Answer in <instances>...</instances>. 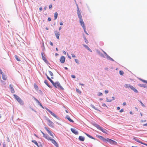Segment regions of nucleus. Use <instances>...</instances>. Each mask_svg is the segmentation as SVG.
<instances>
[{
    "label": "nucleus",
    "mask_w": 147,
    "mask_h": 147,
    "mask_svg": "<svg viewBox=\"0 0 147 147\" xmlns=\"http://www.w3.org/2000/svg\"><path fill=\"white\" fill-rule=\"evenodd\" d=\"M43 135V137L48 140H50L51 142L56 147H59L57 143L54 139H52L51 138L49 137V136L47 134H45L43 132L41 131Z\"/></svg>",
    "instance_id": "obj_1"
},
{
    "label": "nucleus",
    "mask_w": 147,
    "mask_h": 147,
    "mask_svg": "<svg viewBox=\"0 0 147 147\" xmlns=\"http://www.w3.org/2000/svg\"><path fill=\"white\" fill-rule=\"evenodd\" d=\"M94 125L98 129H99L103 133L107 134L106 132L107 131L105 129H103L102 127H101L99 125L96 124Z\"/></svg>",
    "instance_id": "obj_2"
},
{
    "label": "nucleus",
    "mask_w": 147,
    "mask_h": 147,
    "mask_svg": "<svg viewBox=\"0 0 147 147\" xmlns=\"http://www.w3.org/2000/svg\"><path fill=\"white\" fill-rule=\"evenodd\" d=\"M13 96L15 98L20 104L22 105L24 104L23 101L16 94H14Z\"/></svg>",
    "instance_id": "obj_3"
},
{
    "label": "nucleus",
    "mask_w": 147,
    "mask_h": 147,
    "mask_svg": "<svg viewBox=\"0 0 147 147\" xmlns=\"http://www.w3.org/2000/svg\"><path fill=\"white\" fill-rule=\"evenodd\" d=\"M106 142H108L111 144L117 145V143L116 142L108 138L106 139Z\"/></svg>",
    "instance_id": "obj_4"
},
{
    "label": "nucleus",
    "mask_w": 147,
    "mask_h": 147,
    "mask_svg": "<svg viewBox=\"0 0 147 147\" xmlns=\"http://www.w3.org/2000/svg\"><path fill=\"white\" fill-rule=\"evenodd\" d=\"M56 88H60L62 89H63L61 85L59 82H58L55 83L53 85Z\"/></svg>",
    "instance_id": "obj_5"
},
{
    "label": "nucleus",
    "mask_w": 147,
    "mask_h": 147,
    "mask_svg": "<svg viewBox=\"0 0 147 147\" xmlns=\"http://www.w3.org/2000/svg\"><path fill=\"white\" fill-rule=\"evenodd\" d=\"M80 22L81 25L82 26V27L84 29V30H85V25L84 23L83 20L82 19L80 20Z\"/></svg>",
    "instance_id": "obj_6"
},
{
    "label": "nucleus",
    "mask_w": 147,
    "mask_h": 147,
    "mask_svg": "<svg viewBox=\"0 0 147 147\" xmlns=\"http://www.w3.org/2000/svg\"><path fill=\"white\" fill-rule=\"evenodd\" d=\"M47 110L49 112L50 114L54 117L58 119V117L54 113H53L51 111H50L49 109H47Z\"/></svg>",
    "instance_id": "obj_7"
},
{
    "label": "nucleus",
    "mask_w": 147,
    "mask_h": 147,
    "mask_svg": "<svg viewBox=\"0 0 147 147\" xmlns=\"http://www.w3.org/2000/svg\"><path fill=\"white\" fill-rule=\"evenodd\" d=\"M47 120L48 121V124L49 126L51 127H53V123L49 119H47Z\"/></svg>",
    "instance_id": "obj_8"
},
{
    "label": "nucleus",
    "mask_w": 147,
    "mask_h": 147,
    "mask_svg": "<svg viewBox=\"0 0 147 147\" xmlns=\"http://www.w3.org/2000/svg\"><path fill=\"white\" fill-rule=\"evenodd\" d=\"M71 130L72 132L76 135H78V132L75 129L71 128Z\"/></svg>",
    "instance_id": "obj_9"
},
{
    "label": "nucleus",
    "mask_w": 147,
    "mask_h": 147,
    "mask_svg": "<svg viewBox=\"0 0 147 147\" xmlns=\"http://www.w3.org/2000/svg\"><path fill=\"white\" fill-rule=\"evenodd\" d=\"M65 57L64 56H62L61 57L60 60L61 63H64L65 61Z\"/></svg>",
    "instance_id": "obj_10"
},
{
    "label": "nucleus",
    "mask_w": 147,
    "mask_h": 147,
    "mask_svg": "<svg viewBox=\"0 0 147 147\" xmlns=\"http://www.w3.org/2000/svg\"><path fill=\"white\" fill-rule=\"evenodd\" d=\"M55 34L57 38L58 39H59V36L60 35V33L59 32H57V31L55 32Z\"/></svg>",
    "instance_id": "obj_11"
},
{
    "label": "nucleus",
    "mask_w": 147,
    "mask_h": 147,
    "mask_svg": "<svg viewBox=\"0 0 147 147\" xmlns=\"http://www.w3.org/2000/svg\"><path fill=\"white\" fill-rule=\"evenodd\" d=\"M45 129L46 131L48 132V133L50 135V136H52L53 138H54V137L53 135L52 134L51 132V131L49 130L48 128L47 127H45Z\"/></svg>",
    "instance_id": "obj_12"
},
{
    "label": "nucleus",
    "mask_w": 147,
    "mask_h": 147,
    "mask_svg": "<svg viewBox=\"0 0 147 147\" xmlns=\"http://www.w3.org/2000/svg\"><path fill=\"white\" fill-rule=\"evenodd\" d=\"M34 99L36 101V102L38 103V105H39L40 107H42L43 108V107L42 105V104L40 103L39 102V101L37 99H36L35 98L33 97Z\"/></svg>",
    "instance_id": "obj_13"
},
{
    "label": "nucleus",
    "mask_w": 147,
    "mask_h": 147,
    "mask_svg": "<svg viewBox=\"0 0 147 147\" xmlns=\"http://www.w3.org/2000/svg\"><path fill=\"white\" fill-rule=\"evenodd\" d=\"M46 75L47 78V79L50 81L52 83V84L54 85L55 83L53 81L51 80V79L48 76L47 74H46Z\"/></svg>",
    "instance_id": "obj_14"
},
{
    "label": "nucleus",
    "mask_w": 147,
    "mask_h": 147,
    "mask_svg": "<svg viewBox=\"0 0 147 147\" xmlns=\"http://www.w3.org/2000/svg\"><path fill=\"white\" fill-rule=\"evenodd\" d=\"M46 75L47 78V79L50 81L52 83V84L54 85L55 83L53 81L51 80V79L48 76L47 74H46Z\"/></svg>",
    "instance_id": "obj_15"
},
{
    "label": "nucleus",
    "mask_w": 147,
    "mask_h": 147,
    "mask_svg": "<svg viewBox=\"0 0 147 147\" xmlns=\"http://www.w3.org/2000/svg\"><path fill=\"white\" fill-rule=\"evenodd\" d=\"M46 75L47 78V79L50 81L52 83V84L54 85L55 83L53 81L51 80V79L48 76L47 74H46Z\"/></svg>",
    "instance_id": "obj_16"
},
{
    "label": "nucleus",
    "mask_w": 147,
    "mask_h": 147,
    "mask_svg": "<svg viewBox=\"0 0 147 147\" xmlns=\"http://www.w3.org/2000/svg\"><path fill=\"white\" fill-rule=\"evenodd\" d=\"M46 75L47 78V79L50 81L52 83V84L54 85L55 83L53 81L51 80V79L48 76L47 74H46Z\"/></svg>",
    "instance_id": "obj_17"
},
{
    "label": "nucleus",
    "mask_w": 147,
    "mask_h": 147,
    "mask_svg": "<svg viewBox=\"0 0 147 147\" xmlns=\"http://www.w3.org/2000/svg\"><path fill=\"white\" fill-rule=\"evenodd\" d=\"M46 75L47 78V79L50 81L52 83V84L54 85L55 83L53 81L51 80V79L48 76L47 74H46Z\"/></svg>",
    "instance_id": "obj_18"
},
{
    "label": "nucleus",
    "mask_w": 147,
    "mask_h": 147,
    "mask_svg": "<svg viewBox=\"0 0 147 147\" xmlns=\"http://www.w3.org/2000/svg\"><path fill=\"white\" fill-rule=\"evenodd\" d=\"M9 88L11 90V91L12 93H14L15 91L14 88L13 87V86L11 84L9 85Z\"/></svg>",
    "instance_id": "obj_19"
},
{
    "label": "nucleus",
    "mask_w": 147,
    "mask_h": 147,
    "mask_svg": "<svg viewBox=\"0 0 147 147\" xmlns=\"http://www.w3.org/2000/svg\"><path fill=\"white\" fill-rule=\"evenodd\" d=\"M65 118L67 119L69 121L71 122H74V121L72 120L71 119V118H70L69 116L68 115H67L66 116Z\"/></svg>",
    "instance_id": "obj_20"
},
{
    "label": "nucleus",
    "mask_w": 147,
    "mask_h": 147,
    "mask_svg": "<svg viewBox=\"0 0 147 147\" xmlns=\"http://www.w3.org/2000/svg\"><path fill=\"white\" fill-rule=\"evenodd\" d=\"M79 139L80 140L83 141L84 140L85 138L84 137L82 136H80L79 137Z\"/></svg>",
    "instance_id": "obj_21"
},
{
    "label": "nucleus",
    "mask_w": 147,
    "mask_h": 147,
    "mask_svg": "<svg viewBox=\"0 0 147 147\" xmlns=\"http://www.w3.org/2000/svg\"><path fill=\"white\" fill-rule=\"evenodd\" d=\"M99 138L100 140H102L104 142H106V139L104 138L103 136H99Z\"/></svg>",
    "instance_id": "obj_22"
},
{
    "label": "nucleus",
    "mask_w": 147,
    "mask_h": 147,
    "mask_svg": "<svg viewBox=\"0 0 147 147\" xmlns=\"http://www.w3.org/2000/svg\"><path fill=\"white\" fill-rule=\"evenodd\" d=\"M41 54H42V59L43 60L46 62H47V60L46 59V58H45V57L43 55V53H41Z\"/></svg>",
    "instance_id": "obj_23"
},
{
    "label": "nucleus",
    "mask_w": 147,
    "mask_h": 147,
    "mask_svg": "<svg viewBox=\"0 0 147 147\" xmlns=\"http://www.w3.org/2000/svg\"><path fill=\"white\" fill-rule=\"evenodd\" d=\"M133 139L134 140L136 141L137 142H138L142 144H143V143L140 142L139 139H136L135 137L133 138Z\"/></svg>",
    "instance_id": "obj_24"
},
{
    "label": "nucleus",
    "mask_w": 147,
    "mask_h": 147,
    "mask_svg": "<svg viewBox=\"0 0 147 147\" xmlns=\"http://www.w3.org/2000/svg\"><path fill=\"white\" fill-rule=\"evenodd\" d=\"M83 45L84 47H85L86 49H87L89 51H90L91 52L92 51V50L86 45Z\"/></svg>",
    "instance_id": "obj_25"
},
{
    "label": "nucleus",
    "mask_w": 147,
    "mask_h": 147,
    "mask_svg": "<svg viewBox=\"0 0 147 147\" xmlns=\"http://www.w3.org/2000/svg\"><path fill=\"white\" fill-rule=\"evenodd\" d=\"M131 85L130 84H126L124 85V87L127 88H130Z\"/></svg>",
    "instance_id": "obj_26"
},
{
    "label": "nucleus",
    "mask_w": 147,
    "mask_h": 147,
    "mask_svg": "<svg viewBox=\"0 0 147 147\" xmlns=\"http://www.w3.org/2000/svg\"><path fill=\"white\" fill-rule=\"evenodd\" d=\"M58 16V13L57 12H55L54 13V18H55V19L56 20Z\"/></svg>",
    "instance_id": "obj_27"
},
{
    "label": "nucleus",
    "mask_w": 147,
    "mask_h": 147,
    "mask_svg": "<svg viewBox=\"0 0 147 147\" xmlns=\"http://www.w3.org/2000/svg\"><path fill=\"white\" fill-rule=\"evenodd\" d=\"M32 142L34 143L35 145L37 146L38 147H39L38 144L37 142L35 140H33L32 141Z\"/></svg>",
    "instance_id": "obj_28"
},
{
    "label": "nucleus",
    "mask_w": 147,
    "mask_h": 147,
    "mask_svg": "<svg viewBox=\"0 0 147 147\" xmlns=\"http://www.w3.org/2000/svg\"><path fill=\"white\" fill-rule=\"evenodd\" d=\"M85 134L87 136H88L89 138H90L91 139H94V138L92 137L91 136H90V135H89V134H86V133H85Z\"/></svg>",
    "instance_id": "obj_29"
},
{
    "label": "nucleus",
    "mask_w": 147,
    "mask_h": 147,
    "mask_svg": "<svg viewBox=\"0 0 147 147\" xmlns=\"http://www.w3.org/2000/svg\"><path fill=\"white\" fill-rule=\"evenodd\" d=\"M78 18L80 19V20L82 19V15H81V14H78Z\"/></svg>",
    "instance_id": "obj_30"
},
{
    "label": "nucleus",
    "mask_w": 147,
    "mask_h": 147,
    "mask_svg": "<svg viewBox=\"0 0 147 147\" xmlns=\"http://www.w3.org/2000/svg\"><path fill=\"white\" fill-rule=\"evenodd\" d=\"M78 18L80 19V20L82 19V15H81V14H78Z\"/></svg>",
    "instance_id": "obj_31"
},
{
    "label": "nucleus",
    "mask_w": 147,
    "mask_h": 147,
    "mask_svg": "<svg viewBox=\"0 0 147 147\" xmlns=\"http://www.w3.org/2000/svg\"><path fill=\"white\" fill-rule=\"evenodd\" d=\"M76 91L77 92L80 94H81V91L78 89H76Z\"/></svg>",
    "instance_id": "obj_32"
},
{
    "label": "nucleus",
    "mask_w": 147,
    "mask_h": 147,
    "mask_svg": "<svg viewBox=\"0 0 147 147\" xmlns=\"http://www.w3.org/2000/svg\"><path fill=\"white\" fill-rule=\"evenodd\" d=\"M15 57L17 61H20V59L18 57L17 55H15Z\"/></svg>",
    "instance_id": "obj_33"
},
{
    "label": "nucleus",
    "mask_w": 147,
    "mask_h": 147,
    "mask_svg": "<svg viewBox=\"0 0 147 147\" xmlns=\"http://www.w3.org/2000/svg\"><path fill=\"white\" fill-rule=\"evenodd\" d=\"M2 78L3 80H6L7 78L5 75L3 74L2 75Z\"/></svg>",
    "instance_id": "obj_34"
},
{
    "label": "nucleus",
    "mask_w": 147,
    "mask_h": 147,
    "mask_svg": "<svg viewBox=\"0 0 147 147\" xmlns=\"http://www.w3.org/2000/svg\"><path fill=\"white\" fill-rule=\"evenodd\" d=\"M1 13L2 14V16L4 17H5V13L4 11H2L1 12Z\"/></svg>",
    "instance_id": "obj_35"
},
{
    "label": "nucleus",
    "mask_w": 147,
    "mask_h": 147,
    "mask_svg": "<svg viewBox=\"0 0 147 147\" xmlns=\"http://www.w3.org/2000/svg\"><path fill=\"white\" fill-rule=\"evenodd\" d=\"M134 92H136V93H138V91L137 90H136L134 87V88L133 89V90H132Z\"/></svg>",
    "instance_id": "obj_36"
},
{
    "label": "nucleus",
    "mask_w": 147,
    "mask_h": 147,
    "mask_svg": "<svg viewBox=\"0 0 147 147\" xmlns=\"http://www.w3.org/2000/svg\"><path fill=\"white\" fill-rule=\"evenodd\" d=\"M119 72L120 74L121 75H123L124 74V72L122 71H120Z\"/></svg>",
    "instance_id": "obj_37"
},
{
    "label": "nucleus",
    "mask_w": 147,
    "mask_h": 147,
    "mask_svg": "<svg viewBox=\"0 0 147 147\" xmlns=\"http://www.w3.org/2000/svg\"><path fill=\"white\" fill-rule=\"evenodd\" d=\"M44 82L48 87H49V85L47 83V80H45Z\"/></svg>",
    "instance_id": "obj_38"
},
{
    "label": "nucleus",
    "mask_w": 147,
    "mask_h": 147,
    "mask_svg": "<svg viewBox=\"0 0 147 147\" xmlns=\"http://www.w3.org/2000/svg\"><path fill=\"white\" fill-rule=\"evenodd\" d=\"M139 86H140V87H145V85L144 84H140L139 85Z\"/></svg>",
    "instance_id": "obj_39"
},
{
    "label": "nucleus",
    "mask_w": 147,
    "mask_h": 147,
    "mask_svg": "<svg viewBox=\"0 0 147 147\" xmlns=\"http://www.w3.org/2000/svg\"><path fill=\"white\" fill-rule=\"evenodd\" d=\"M49 73L50 74V75L51 76H53V73L51 71H49Z\"/></svg>",
    "instance_id": "obj_40"
},
{
    "label": "nucleus",
    "mask_w": 147,
    "mask_h": 147,
    "mask_svg": "<svg viewBox=\"0 0 147 147\" xmlns=\"http://www.w3.org/2000/svg\"><path fill=\"white\" fill-rule=\"evenodd\" d=\"M42 46H43V49L44 50H45V46H44V42L43 41L42 42Z\"/></svg>",
    "instance_id": "obj_41"
},
{
    "label": "nucleus",
    "mask_w": 147,
    "mask_h": 147,
    "mask_svg": "<svg viewBox=\"0 0 147 147\" xmlns=\"http://www.w3.org/2000/svg\"><path fill=\"white\" fill-rule=\"evenodd\" d=\"M141 80L143 82L147 84V81L142 79H141Z\"/></svg>",
    "instance_id": "obj_42"
},
{
    "label": "nucleus",
    "mask_w": 147,
    "mask_h": 147,
    "mask_svg": "<svg viewBox=\"0 0 147 147\" xmlns=\"http://www.w3.org/2000/svg\"><path fill=\"white\" fill-rule=\"evenodd\" d=\"M34 86L35 89H37L38 88V86H37L36 85V84H34Z\"/></svg>",
    "instance_id": "obj_43"
},
{
    "label": "nucleus",
    "mask_w": 147,
    "mask_h": 147,
    "mask_svg": "<svg viewBox=\"0 0 147 147\" xmlns=\"http://www.w3.org/2000/svg\"><path fill=\"white\" fill-rule=\"evenodd\" d=\"M84 40H85V42L86 43H88V40H87L86 39V38H84Z\"/></svg>",
    "instance_id": "obj_44"
},
{
    "label": "nucleus",
    "mask_w": 147,
    "mask_h": 147,
    "mask_svg": "<svg viewBox=\"0 0 147 147\" xmlns=\"http://www.w3.org/2000/svg\"><path fill=\"white\" fill-rule=\"evenodd\" d=\"M91 107L93 108H94V109H95V110H96L97 109H96L95 107H94V105H91Z\"/></svg>",
    "instance_id": "obj_45"
},
{
    "label": "nucleus",
    "mask_w": 147,
    "mask_h": 147,
    "mask_svg": "<svg viewBox=\"0 0 147 147\" xmlns=\"http://www.w3.org/2000/svg\"><path fill=\"white\" fill-rule=\"evenodd\" d=\"M77 14H81V13L80 11L78 8V9L77 10Z\"/></svg>",
    "instance_id": "obj_46"
},
{
    "label": "nucleus",
    "mask_w": 147,
    "mask_h": 147,
    "mask_svg": "<svg viewBox=\"0 0 147 147\" xmlns=\"http://www.w3.org/2000/svg\"><path fill=\"white\" fill-rule=\"evenodd\" d=\"M102 95V94L101 92H99L98 94V95L99 96H101Z\"/></svg>",
    "instance_id": "obj_47"
},
{
    "label": "nucleus",
    "mask_w": 147,
    "mask_h": 147,
    "mask_svg": "<svg viewBox=\"0 0 147 147\" xmlns=\"http://www.w3.org/2000/svg\"><path fill=\"white\" fill-rule=\"evenodd\" d=\"M140 103L141 105L143 107H144V104L142 103V102L141 101H140Z\"/></svg>",
    "instance_id": "obj_48"
},
{
    "label": "nucleus",
    "mask_w": 147,
    "mask_h": 147,
    "mask_svg": "<svg viewBox=\"0 0 147 147\" xmlns=\"http://www.w3.org/2000/svg\"><path fill=\"white\" fill-rule=\"evenodd\" d=\"M134 88V87L133 86H132L131 85L130 86V88L132 90H133Z\"/></svg>",
    "instance_id": "obj_49"
},
{
    "label": "nucleus",
    "mask_w": 147,
    "mask_h": 147,
    "mask_svg": "<svg viewBox=\"0 0 147 147\" xmlns=\"http://www.w3.org/2000/svg\"><path fill=\"white\" fill-rule=\"evenodd\" d=\"M75 62H76V63H78V60L77 59H75Z\"/></svg>",
    "instance_id": "obj_50"
},
{
    "label": "nucleus",
    "mask_w": 147,
    "mask_h": 147,
    "mask_svg": "<svg viewBox=\"0 0 147 147\" xmlns=\"http://www.w3.org/2000/svg\"><path fill=\"white\" fill-rule=\"evenodd\" d=\"M52 4L50 5L49 6V9H51L52 7Z\"/></svg>",
    "instance_id": "obj_51"
},
{
    "label": "nucleus",
    "mask_w": 147,
    "mask_h": 147,
    "mask_svg": "<svg viewBox=\"0 0 147 147\" xmlns=\"http://www.w3.org/2000/svg\"><path fill=\"white\" fill-rule=\"evenodd\" d=\"M71 55L72 57H76V56L73 54H71Z\"/></svg>",
    "instance_id": "obj_52"
},
{
    "label": "nucleus",
    "mask_w": 147,
    "mask_h": 147,
    "mask_svg": "<svg viewBox=\"0 0 147 147\" xmlns=\"http://www.w3.org/2000/svg\"><path fill=\"white\" fill-rule=\"evenodd\" d=\"M108 92H109V91L108 90H105V93L106 94L108 93Z\"/></svg>",
    "instance_id": "obj_53"
},
{
    "label": "nucleus",
    "mask_w": 147,
    "mask_h": 147,
    "mask_svg": "<svg viewBox=\"0 0 147 147\" xmlns=\"http://www.w3.org/2000/svg\"><path fill=\"white\" fill-rule=\"evenodd\" d=\"M3 147H6V144L5 143H4L3 144Z\"/></svg>",
    "instance_id": "obj_54"
},
{
    "label": "nucleus",
    "mask_w": 147,
    "mask_h": 147,
    "mask_svg": "<svg viewBox=\"0 0 147 147\" xmlns=\"http://www.w3.org/2000/svg\"><path fill=\"white\" fill-rule=\"evenodd\" d=\"M48 20L49 21H50L51 20V18H48Z\"/></svg>",
    "instance_id": "obj_55"
},
{
    "label": "nucleus",
    "mask_w": 147,
    "mask_h": 147,
    "mask_svg": "<svg viewBox=\"0 0 147 147\" xmlns=\"http://www.w3.org/2000/svg\"><path fill=\"white\" fill-rule=\"evenodd\" d=\"M123 111V109H121L120 110L119 112L120 113L122 112Z\"/></svg>",
    "instance_id": "obj_56"
},
{
    "label": "nucleus",
    "mask_w": 147,
    "mask_h": 147,
    "mask_svg": "<svg viewBox=\"0 0 147 147\" xmlns=\"http://www.w3.org/2000/svg\"><path fill=\"white\" fill-rule=\"evenodd\" d=\"M50 45L52 46H53V43L52 42H50Z\"/></svg>",
    "instance_id": "obj_57"
},
{
    "label": "nucleus",
    "mask_w": 147,
    "mask_h": 147,
    "mask_svg": "<svg viewBox=\"0 0 147 147\" xmlns=\"http://www.w3.org/2000/svg\"><path fill=\"white\" fill-rule=\"evenodd\" d=\"M71 77L73 78H76V77L74 75H72Z\"/></svg>",
    "instance_id": "obj_58"
},
{
    "label": "nucleus",
    "mask_w": 147,
    "mask_h": 147,
    "mask_svg": "<svg viewBox=\"0 0 147 147\" xmlns=\"http://www.w3.org/2000/svg\"><path fill=\"white\" fill-rule=\"evenodd\" d=\"M126 103L125 102H124V103H123V105L125 106L126 105Z\"/></svg>",
    "instance_id": "obj_59"
},
{
    "label": "nucleus",
    "mask_w": 147,
    "mask_h": 147,
    "mask_svg": "<svg viewBox=\"0 0 147 147\" xmlns=\"http://www.w3.org/2000/svg\"><path fill=\"white\" fill-rule=\"evenodd\" d=\"M42 8L41 7H40L39 8V10L40 11H42Z\"/></svg>",
    "instance_id": "obj_60"
},
{
    "label": "nucleus",
    "mask_w": 147,
    "mask_h": 147,
    "mask_svg": "<svg viewBox=\"0 0 147 147\" xmlns=\"http://www.w3.org/2000/svg\"><path fill=\"white\" fill-rule=\"evenodd\" d=\"M3 73L2 71L1 70H0V73L1 74H2Z\"/></svg>",
    "instance_id": "obj_61"
},
{
    "label": "nucleus",
    "mask_w": 147,
    "mask_h": 147,
    "mask_svg": "<svg viewBox=\"0 0 147 147\" xmlns=\"http://www.w3.org/2000/svg\"><path fill=\"white\" fill-rule=\"evenodd\" d=\"M117 109L118 110H119L120 109V108L119 107H118L117 108Z\"/></svg>",
    "instance_id": "obj_62"
},
{
    "label": "nucleus",
    "mask_w": 147,
    "mask_h": 147,
    "mask_svg": "<svg viewBox=\"0 0 147 147\" xmlns=\"http://www.w3.org/2000/svg\"><path fill=\"white\" fill-rule=\"evenodd\" d=\"M60 24L61 25H63V23L62 22H61L60 23Z\"/></svg>",
    "instance_id": "obj_63"
},
{
    "label": "nucleus",
    "mask_w": 147,
    "mask_h": 147,
    "mask_svg": "<svg viewBox=\"0 0 147 147\" xmlns=\"http://www.w3.org/2000/svg\"><path fill=\"white\" fill-rule=\"evenodd\" d=\"M144 126H147V123L144 124L143 125Z\"/></svg>",
    "instance_id": "obj_64"
}]
</instances>
